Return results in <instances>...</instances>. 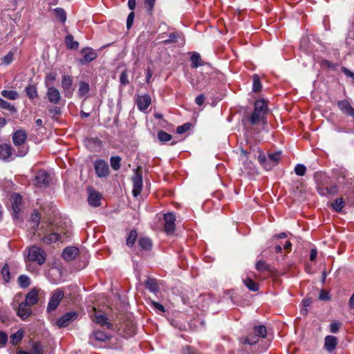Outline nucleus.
I'll list each match as a JSON object with an SVG mask.
<instances>
[{
  "mask_svg": "<svg viewBox=\"0 0 354 354\" xmlns=\"http://www.w3.org/2000/svg\"><path fill=\"white\" fill-rule=\"evenodd\" d=\"M27 139V134L23 130H17L12 135V142L15 147L18 148L16 156L23 157L28 151V147L26 146L25 142Z\"/></svg>",
  "mask_w": 354,
  "mask_h": 354,
  "instance_id": "1",
  "label": "nucleus"
},
{
  "mask_svg": "<svg viewBox=\"0 0 354 354\" xmlns=\"http://www.w3.org/2000/svg\"><path fill=\"white\" fill-rule=\"evenodd\" d=\"M28 259L30 261L37 262L39 265H42L46 261V253L41 248L33 245L28 250Z\"/></svg>",
  "mask_w": 354,
  "mask_h": 354,
  "instance_id": "2",
  "label": "nucleus"
},
{
  "mask_svg": "<svg viewBox=\"0 0 354 354\" xmlns=\"http://www.w3.org/2000/svg\"><path fill=\"white\" fill-rule=\"evenodd\" d=\"M139 167L134 170V175L132 178L133 190L132 193L134 197L140 195L142 189V176Z\"/></svg>",
  "mask_w": 354,
  "mask_h": 354,
  "instance_id": "3",
  "label": "nucleus"
},
{
  "mask_svg": "<svg viewBox=\"0 0 354 354\" xmlns=\"http://www.w3.org/2000/svg\"><path fill=\"white\" fill-rule=\"evenodd\" d=\"M73 77L71 76L64 75L62 77V88L64 91L66 97L71 98L73 95L74 88L73 87Z\"/></svg>",
  "mask_w": 354,
  "mask_h": 354,
  "instance_id": "4",
  "label": "nucleus"
},
{
  "mask_svg": "<svg viewBox=\"0 0 354 354\" xmlns=\"http://www.w3.org/2000/svg\"><path fill=\"white\" fill-rule=\"evenodd\" d=\"M64 297V292L60 289H57L53 293L47 306L48 312L55 310L59 306L61 300Z\"/></svg>",
  "mask_w": 354,
  "mask_h": 354,
  "instance_id": "5",
  "label": "nucleus"
},
{
  "mask_svg": "<svg viewBox=\"0 0 354 354\" xmlns=\"http://www.w3.org/2000/svg\"><path fill=\"white\" fill-rule=\"evenodd\" d=\"M94 168L99 178H104L109 174V168L106 162L103 160H97L94 163Z\"/></svg>",
  "mask_w": 354,
  "mask_h": 354,
  "instance_id": "6",
  "label": "nucleus"
},
{
  "mask_svg": "<svg viewBox=\"0 0 354 354\" xmlns=\"http://www.w3.org/2000/svg\"><path fill=\"white\" fill-rule=\"evenodd\" d=\"M77 313L75 311L68 312L57 320V324L59 328L66 327L77 319Z\"/></svg>",
  "mask_w": 354,
  "mask_h": 354,
  "instance_id": "7",
  "label": "nucleus"
},
{
  "mask_svg": "<svg viewBox=\"0 0 354 354\" xmlns=\"http://www.w3.org/2000/svg\"><path fill=\"white\" fill-rule=\"evenodd\" d=\"M14 155L12 148L10 145L6 143L0 144V160L3 161H10Z\"/></svg>",
  "mask_w": 354,
  "mask_h": 354,
  "instance_id": "8",
  "label": "nucleus"
},
{
  "mask_svg": "<svg viewBox=\"0 0 354 354\" xmlns=\"http://www.w3.org/2000/svg\"><path fill=\"white\" fill-rule=\"evenodd\" d=\"M176 216L173 213H167L164 215V229L167 234H171L175 230Z\"/></svg>",
  "mask_w": 354,
  "mask_h": 354,
  "instance_id": "9",
  "label": "nucleus"
},
{
  "mask_svg": "<svg viewBox=\"0 0 354 354\" xmlns=\"http://www.w3.org/2000/svg\"><path fill=\"white\" fill-rule=\"evenodd\" d=\"M35 180L37 186L46 187L49 185L50 178L45 170L41 169L36 174Z\"/></svg>",
  "mask_w": 354,
  "mask_h": 354,
  "instance_id": "10",
  "label": "nucleus"
},
{
  "mask_svg": "<svg viewBox=\"0 0 354 354\" xmlns=\"http://www.w3.org/2000/svg\"><path fill=\"white\" fill-rule=\"evenodd\" d=\"M10 201L14 217L17 218L19 212H20V207L22 204V197L19 194L15 193L11 196Z\"/></svg>",
  "mask_w": 354,
  "mask_h": 354,
  "instance_id": "11",
  "label": "nucleus"
},
{
  "mask_svg": "<svg viewBox=\"0 0 354 354\" xmlns=\"http://www.w3.org/2000/svg\"><path fill=\"white\" fill-rule=\"evenodd\" d=\"M102 195L93 189H88V203L89 205L96 207L101 205Z\"/></svg>",
  "mask_w": 354,
  "mask_h": 354,
  "instance_id": "12",
  "label": "nucleus"
},
{
  "mask_svg": "<svg viewBox=\"0 0 354 354\" xmlns=\"http://www.w3.org/2000/svg\"><path fill=\"white\" fill-rule=\"evenodd\" d=\"M94 310V322L102 326H106L108 328H111L112 324L108 322V319L104 313L100 310H96L95 308H93Z\"/></svg>",
  "mask_w": 354,
  "mask_h": 354,
  "instance_id": "13",
  "label": "nucleus"
},
{
  "mask_svg": "<svg viewBox=\"0 0 354 354\" xmlns=\"http://www.w3.org/2000/svg\"><path fill=\"white\" fill-rule=\"evenodd\" d=\"M151 97L146 94L143 95H138L136 99V104L138 109L141 111H145L148 109L151 104Z\"/></svg>",
  "mask_w": 354,
  "mask_h": 354,
  "instance_id": "14",
  "label": "nucleus"
},
{
  "mask_svg": "<svg viewBox=\"0 0 354 354\" xmlns=\"http://www.w3.org/2000/svg\"><path fill=\"white\" fill-rule=\"evenodd\" d=\"M46 96L48 101L55 104H58L61 100V95L59 90L54 86L48 88Z\"/></svg>",
  "mask_w": 354,
  "mask_h": 354,
  "instance_id": "15",
  "label": "nucleus"
},
{
  "mask_svg": "<svg viewBox=\"0 0 354 354\" xmlns=\"http://www.w3.org/2000/svg\"><path fill=\"white\" fill-rule=\"evenodd\" d=\"M111 338V336L106 334L105 332L95 330L93 333L90 335L89 342L91 344H94L93 341L96 340L98 342H105Z\"/></svg>",
  "mask_w": 354,
  "mask_h": 354,
  "instance_id": "16",
  "label": "nucleus"
},
{
  "mask_svg": "<svg viewBox=\"0 0 354 354\" xmlns=\"http://www.w3.org/2000/svg\"><path fill=\"white\" fill-rule=\"evenodd\" d=\"M32 314V310L30 308V306H28L25 302H22L19 305L17 315L21 319H26L30 315Z\"/></svg>",
  "mask_w": 354,
  "mask_h": 354,
  "instance_id": "17",
  "label": "nucleus"
},
{
  "mask_svg": "<svg viewBox=\"0 0 354 354\" xmlns=\"http://www.w3.org/2000/svg\"><path fill=\"white\" fill-rule=\"evenodd\" d=\"M82 53L84 54V58L80 59V63L82 64L88 63L95 59L97 57V53L91 48H85L82 49Z\"/></svg>",
  "mask_w": 354,
  "mask_h": 354,
  "instance_id": "18",
  "label": "nucleus"
},
{
  "mask_svg": "<svg viewBox=\"0 0 354 354\" xmlns=\"http://www.w3.org/2000/svg\"><path fill=\"white\" fill-rule=\"evenodd\" d=\"M338 340L335 336L327 335L324 339V348L330 353L335 349Z\"/></svg>",
  "mask_w": 354,
  "mask_h": 354,
  "instance_id": "19",
  "label": "nucleus"
},
{
  "mask_svg": "<svg viewBox=\"0 0 354 354\" xmlns=\"http://www.w3.org/2000/svg\"><path fill=\"white\" fill-rule=\"evenodd\" d=\"M338 108L345 114L351 116L354 119V108L347 100H342L337 103Z\"/></svg>",
  "mask_w": 354,
  "mask_h": 354,
  "instance_id": "20",
  "label": "nucleus"
},
{
  "mask_svg": "<svg viewBox=\"0 0 354 354\" xmlns=\"http://www.w3.org/2000/svg\"><path fill=\"white\" fill-rule=\"evenodd\" d=\"M38 301V291L33 288L26 295L24 302L28 306H32L37 304Z\"/></svg>",
  "mask_w": 354,
  "mask_h": 354,
  "instance_id": "21",
  "label": "nucleus"
},
{
  "mask_svg": "<svg viewBox=\"0 0 354 354\" xmlns=\"http://www.w3.org/2000/svg\"><path fill=\"white\" fill-rule=\"evenodd\" d=\"M78 251V249L75 247H67L64 250L62 257L66 261H71L76 257Z\"/></svg>",
  "mask_w": 354,
  "mask_h": 354,
  "instance_id": "22",
  "label": "nucleus"
},
{
  "mask_svg": "<svg viewBox=\"0 0 354 354\" xmlns=\"http://www.w3.org/2000/svg\"><path fill=\"white\" fill-rule=\"evenodd\" d=\"M281 157V151H276L268 155V163L270 166V169L275 167L279 162Z\"/></svg>",
  "mask_w": 354,
  "mask_h": 354,
  "instance_id": "23",
  "label": "nucleus"
},
{
  "mask_svg": "<svg viewBox=\"0 0 354 354\" xmlns=\"http://www.w3.org/2000/svg\"><path fill=\"white\" fill-rule=\"evenodd\" d=\"M260 122H263V123H266V114L254 110V112L251 115L250 118V122L252 124H257Z\"/></svg>",
  "mask_w": 354,
  "mask_h": 354,
  "instance_id": "24",
  "label": "nucleus"
},
{
  "mask_svg": "<svg viewBox=\"0 0 354 354\" xmlns=\"http://www.w3.org/2000/svg\"><path fill=\"white\" fill-rule=\"evenodd\" d=\"M338 192V188L337 185H330L329 187H319L318 192L320 195L326 196L327 194L334 195L337 194Z\"/></svg>",
  "mask_w": 354,
  "mask_h": 354,
  "instance_id": "25",
  "label": "nucleus"
},
{
  "mask_svg": "<svg viewBox=\"0 0 354 354\" xmlns=\"http://www.w3.org/2000/svg\"><path fill=\"white\" fill-rule=\"evenodd\" d=\"M61 236L59 233L57 232H52L48 235H46L42 239V241L44 243L50 244L52 243H55L57 241L60 239Z\"/></svg>",
  "mask_w": 354,
  "mask_h": 354,
  "instance_id": "26",
  "label": "nucleus"
},
{
  "mask_svg": "<svg viewBox=\"0 0 354 354\" xmlns=\"http://www.w3.org/2000/svg\"><path fill=\"white\" fill-rule=\"evenodd\" d=\"M55 16L61 23L64 24L66 21V12L62 8H56L53 10Z\"/></svg>",
  "mask_w": 354,
  "mask_h": 354,
  "instance_id": "27",
  "label": "nucleus"
},
{
  "mask_svg": "<svg viewBox=\"0 0 354 354\" xmlns=\"http://www.w3.org/2000/svg\"><path fill=\"white\" fill-rule=\"evenodd\" d=\"M254 110L267 114L268 105L264 100H258L254 103Z\"/></svg>",
  "mask_w": 354,
  "mask_h": 354,
  "instance_id": "28",
  "label": "nucleus"
},
{
  "mask_svg": "<svg viewBox=\"0 0 354 354\" xmlns=\"http://www.w3.org/2000/svg\"><path fill=\"white\" fill-rule=\"evenodd\" d=\"M145 286L146 288L153 293H156L159 290L157 281L154 279H148L145 282Z\"/></svg>",
  "mask_w": 354,
  "mask_h": 354,
  "instance_id": "29",
  "label": "nucleus"
},
{
  "mask_svg": "<svg viewBox=\"0 0 354 354\" xmlns=\"http://www.w3.org/2000/svg\"><path fill=\"white\" fill-rule=\"evenodd\" d=\"M65 43L66 47L68 49L77 50L79 47V43L76 41H74L73 36L71 35H68L65 37Z\"/></svg>",
  "mask_w": 354,
  "mask_h": 354,
  "instance_id": "30",
  "label": "nucleus"
},
{
  "mask_svg": "<svg viewBox=\"0 0 354 354\" xmlns=\"http://www.w3.org/2000/svg\"><path fill=\"white\" fill-rule=\"evenodd\" d=\"M24 337V331L21 329L18 330L16 333L10 335V342L12 345L18 344Z\"/></svg>",
  "mask_w": 354,
  "mask_h": 354,
  "instance_id": "31",
  "label": "nucleus"
},
{
  "mask_svg": "<svg viewBox=\"0 0 354 354\" xmlns=\"http://www.w3.org/2000/svg\"><path fill=\"white\" fill-rule=\"evenodd\" d=\"M257 159L265 169L270 170V166L268 163V157H266L265 153L261 150H259V155Z\"/></svg>",
  "mask_w": 354,
  "mask_h": 354,
  "instance_id": "32",
  "label": "nucleus"
},
{
  "mask_svg": "<svg viewBox=\"0 0 354 354\" xmlns=\"http://www.w3.org/2000/svg\"><path fill=\"white\" fill-rule=\"evenodd\" d=\"M259 341V338L254 335H250L248 337H243L240 339L241 343L243 344L254 345Z\"/></svg>",
  "mask_w": 354,
  "mask_h": 354,
  "instance_id": "33",
  "label": "nucleus"
},
{
  "mask_svg": "<svg viewBox=\"0 0 354 354\" xmlns=\"http://www.w3.org/2000/svg\"><path fill=\"white\" fill-rule=\"evenodd\" d=\"M181 34L177 32H171L169 35L168 39H164L162 41V43L164 44H170L173 43H176L178 41V39L180 38Z\"/></svg>",
  "mask_w": 354,
  "mask_h": 354,
  "instance_id": "34",
  "label": "nucleus"
},
{
  "mask_svg": "<svg viewBox=\"0 0 354 354\" xmlns=\"http://www.w3.org/2000/svg\"><path fill=\"white\" fill-rule=\"evenodd\" d=\"M90 90V86L88 83L86 82H81L80 83V88L78 90V95L80 97H84L86 95Z\"/></svg>",
  "mask_w": 354,
  "mask_h": 354,
  "instance_id": "35",
  "label": "nucleus"
},
{
  "mask_svg": "<svg viewBox=\"0 0 354 354\" xmlns=\"http://www.w3.org/2000/svg\"><path fill=\"white\" fill-rule=\"evenodd\" d=\"M1 95L7 99L15 100L19 97V94L15 91L3 90L1 93Z\"/></svg>",
  "mask_w": 354,
  "mask_h": 354,
  "instance_id": "36",
  "label": "nucleus"
},
{
  "mask_svg": "<svg viewBox=\"0 0 354 354\" xmlns=\"http://www.w3.org/2000/svg\"><path fill=\"white\" fill-rule=\"evenodd\" d=\"M138 244L142 249L145 250H149L152 245L151 240L147 237L140 238L138 241Z\"/></svg>",
  "mask_w": 354,
  "mask_h": 354,
  "instance_id": "37",
  "label": "nucleus"
},
{
  "mask_svg": "<svg viewBox=\"0 0 354 354\" xmlns=\"http://www.w3.org/2000/svg\"><path fill=\"white\" fill-rule=\"evenodd\" d=\"M254 330L256 333V336L259 337L264 338L267 335V330L265 326L260 325L254 326Z\"/></svg>",
  "mask_w": 354,
  "mask_h": 354,
  "instance_id": "38",
  "label": "nucleus"
},
{
  "mask_svg": "<svg viewBox=\"0 0 354 354\" xmlns=\"http://www.w3.org/2000/svg\"><path fill=\"white\" fill-rule=\"evenodd\" d=\"M18 283L21 288H27L30 283V278L25 275L21 274L18 277Z\"/></svg>",
  "mask_w": 354,
  "mask_h": 354,
  "instance_id": "39",
  "label": "nucleus"
},
{
  "mask_svg": "<svg viewBox=\"0 0 354 354\" xmlns=\"http://www.w3.org/2000/svg\"><path fill=\"white\" fill-rule=\"evenodd\" d=\"M26 92L28 97L31 100L37 98L38 97V93L37 88L34 86L29 85L26 88Z\"/></svg>",
  "mask_w": 354,
  "mask_h": 354,
  "instance_id": "40",
  "label": "nucleus"
},
{
  "mask_svg": "<svg viewBox=\"0 0 354 354\" xmlns=\"http://www.w3.org/2000/svg\"><path fill=\"white\" fill-rule=\"evenodd\" d=\"M137 238V232L135 230H132L129 232L128 237L127 239V245L128 246H133Z\"/></svg>",
  "mask_w": 354,
  "mask_h": 354,
  "instance_id": "41",
  "label": "nucleus"
},
{
  "mask_svg": "<svg viewBox=\"0 0 354 354\" xmlns=\"http://www.w3.org/2000/svg\"><path fill=\"white\" fill-rule=\"evenodd\" d=\"M344 206V201L342 198H338L332 203L333 208L336 212H341Z\"/></svg>",
  "mask_w": 354,
  "mask_h": 354,
  "instance_id": "42",
  "label": "nucleus"
},
{
  "mask_svg": "<svg viewBox=\"0 0 354 354\" xmlns=\"http://www.w3.org/2000/svg\"><path fill=\"white\" fill-rule=\"evenodd\" d=\"M1 275L3 279L6 283H8L10 280V272L8 268V266L6 263L1 268Z\"/></svg>",
  "mask_w": 354,
  "mask_h": 354,
  "instance_id": "43",
  "label": "nucleus"
},
{
  "mask_svg": "<svg viewBox=\"0 0 354 354\" xmlns=\"http://www.w3.org/2000/svg\"><path fill=\"white\" fill-rule=\"evenodd\" d=\"M121 158L119 156H112L110 159L111 166L113 170L118 171L120 168Z\"/></svg>",
  "mask_w": 354,
  "mask_h": 354,
  "instance_id": "44",
  "label": "nucleus"
},
{
  "mask_svg": "<svg viewBox=\"0 0 354 354\" xmlns=\"http://www.w3.org/2000/svg\"><path fill=\"white\" fill-rule=\"evenodd\" d=\"M244 283L247 286V288L251 291L254 292L259 290L258 284L250 278L245 279Z\"/></svg>",
  "mask_w": 354,
  "mask_h": 354,
  "instance_id": "45",
  "label": "nucleus"
},
{
  "mask_svg": "<svg viewBox=\"0 0 354 354\" xmlns=\"http://www.w3.org/2000/svg\"><path fill=\"white\" fill-rule=\"evenodd\" d=\"M15 52L10 50L6 56L1 59V64L9 65L14 59Z\"/></svg>",
  "mask_w": 354,
  "mask_h": 354,
  "instance_id": "46",
  "label": "nucleus"
},
{
  "mask_svg": "<svg viewBox=\"0 0 354 354\" xmlns=\"http://www.w3.org/2000/svg\"><path fill=\"white\" fill-rule=\"evenodd\" d=\"M191 62H192V68H197L199 66L201 65V56L198 53H194L192 54V55L191 56Z\"/></svg>",
  "mask_w": 354,
  "mask_h": 354,
  "instance_id": "47",
  "label": "nucleus"
},
{
  "mask_svg": "<svg viewBox=\"0 0 354 354\" xmlns=\"http://www.w3.org/2000/svg\"><path fill=\"white\" fill-rule=\"evenodd\" d=\"M31 351L32 354H43L44 348L39 342H34L32 344Z\"/></svg>",
  "mask_w": 354,
  "mask_h": 354,
  "instance_id": "48",
  "label": "nucleus"
},
{
  "mask_svg": "<svg viewBox=\"0 0 354 354\" xmlns=\"http://www.w3.org/2000/svg\"><path fill=\"white\" fill-rule=\"evenodd\" d=\"M172 136L164 131H160L158 133V138L162 142H165L171 140Z\"/></svg>",
  "mask_w": 354,
  "mask_h": 354,
  "instance_id": "49",
  "label": "nucleus"
},
{
  "mask_svg": "<svg viewBox=\"0 0 354 354\" xmlns=\"http://www.w3.org/2000/svg\"><path fill=\"white\" fill-rule=\"evenodd\" d=\"M0 108L8 110L11 112L16 111V109L14 106L10 104L7 101L3 100L2 98H0Z\"/></svg>",
  "mask_w": 354,
  "mask_h": 354,
  "instance_id": "50",
  "label": "nucleus"
},
{
  "mask_svg": "<svg viewBox=\"0 0 354 354\" xmlns=\"http://www.w3.org/2000/svg\"><path fill=\"white\" fill-rule=\"evenodd\" d=\"M252 80H253V91L254 92H258L261 88V84L259 80V77L257 75H254L252 76Z\"/></svg>",
  "mask_w": 354,
  "mask_h": 354,
  "instance_id": "51",
  "label": "nucleus"
},
{
  "mask_svg": "<svg viewBox=\"0 0 354 354\" xmlns=\"http://www.w3.org/2000/svg\"><path fill=\"white\" fill-rule=\"evenodd\" d=\"M295 174L299 176L305 175L306 171V167L303 164H297L295 167Z\"/></svg>",
  "mask_w": 354,
  "mask_h": 354,
  "instance_id": "52",
  "label": "nucleus"
},
{
  "mask_svg": "<svg viewBox=\"0 0 354 354\" xmlns=\"http://www.w3.org/2000/svg\"><path fill=\"white\" fill-rule=\"evenodd\" d=\"M256 268L259 271H265L269 269V266L264 261H258L256 263Z\"/></svg>",
  "mask_w": 354,
  "mask_h": 354,
  "instance_id": "53",
  "label": "nucleus"
},
{
  "mask_svg": "<svg viewBox=\"0 0 354 354\" xmlns=\"http://www.w3.org/2000/svg\"><path fill=\"white\" fill-rule=\"evenodd\" d=\"M191 127L190 123H185L181 126H179L176 129V132L179 134H182L187 131Z\"/></svg>",
  "mask_w": 354,
  "mask_h": 354,
  "instance_id": "54",
  "label": "nucleus"
},
{
  "mask_svg": "<svg viewBox=\"0 0 354 354\" xmlns=\"http://www.w3.org/2000/svg\"><path fill=\"white\" fill-rule=\"evenodd\" d=\"M341 326V323L339 322H333L330 324V330L333 333H337Z\"/></svg>",
  "mask_w": 354,
  "mask_h": 354,
  "instance_id": "55",
  "label": "nucleus"
},
{
  "mask_svg": "<svg viewBox=\"0 0 354 354\" xmlns=\"http://www.w3.org/2000/svg\"><path fill=\"white\" fill-rule=\"evenodd\" d=\"M120 81L122 85H127L129 84L128 75L126 71L121 73L120 76Z\"/></svg>",
  "mask_w": 354,
  "mask_h": 354,
  "instance_id": "56",
  "label": "nucleus"
},
{
  "mask_svg": "<svg viewBox=\"0 0 354 354\" xmlns=\"http://www.w3.org/2000/svg\"><path fill=\"white\" fill-rule=\"evenodd\" d=\"M321 66L324 68V67H326V68H331L333 70H335V68H336V65L330 62L329 61L326 60V59H323L322 62H321Z\"/></svg>",
  "mask_w": 354,
  "mask_h": 354,
  "instance_id": "57",
  "label": "nucleus"
},
{
  "mask_svg": "<svg viewBox=\"0 0 354 354\" xmlns=\"http://www.w3.org/2000/svg\"><path fill=\"white\" fill-rule=\"evenodd\" d=\"M133 19H134V12H131L128 17H127V29H130L131 27L132 26V24H133Z\"/></svg>",
  "mask_w": 354,
  "mask_h": 354,
  "instance_id": "58",
  "label": "nucleus"
},
{
  "mask_svg": "<svg viewBox=\"0 0 354 354\" xmlns=\"http://www.w3.org/2000/svg\"><path fill=\"white\" fill-rule=\"evenodd\" d=\"M330 295H329V293L324 290H322L320 293H319V299L320 300H322V301H328L330 299Z\"/></svg>",
  "mask_w": 354,
  "mask_h": 354,
  "instance_id": "59",
  "label": "nucleus"
},
{
  "mask_svg": "<svg viewBox=\"0 0 354 354\" xmlns=\"http://www.w3.org/2000/svg\"><path fill=\"white\" fill-rule=\"evenodd\" d=\"M156 0H145V7L147 11L151 12L154 6Z\"/></svg>",
  "mask_w": 354,
  "mask_h": 354,
  "instance_id": "60",
  "label": "nucleus"
},
{
  "mask_svg": "<svg viewBox=\"0 0 354 354\" xmlns=\"http://www.w3.org/2000/svg\"><path fill=\"white\" fill-rule=\"evenodd\" d=\"M8 341V335L3 331H0V344L4 346Z\"/></svg>",
  "mask_w": 354,
  "mask_h": 354,
  "instance_id": "61",
  "label": "nucleus"
},
{
  "mask_svg": "<svg viewBox=\"0 0 354 354\" xmlns=\"http://www.w3.org/2000/svg\"><path fill=\"white\" fill-rule=\"evenodd\" d=\"M342 71L344 73V75L347 77H349L352 78L353 81L354 82V73L350 71L346 67H342Z\"/></svg>",
  "mask_w": 354,
  "mask_h": 354,
  "instance_id": "62",
  "label": "nucleus"
},
{
  "mask_svg": "<svg viewBox=\"0 0 354 354\" xmlns=\"http://www.w3.org/2000/svg\"><path fill=\"white\" fill-rule=\"evenodd\" d=\"M32 221L34 223L35 225L38 226L39 223V216L37 214V212H35L32 214L31 216Z\"/></svg>",
  "mask_w": 354,
  "mask_h": 354,
  "instance_id": "63",
  "label": "nucleus"
},
{
  "mask_svg": "<svg viewBox=\"0 0 354 354\" xmlns=\"http://www.w3.org/2000/svg\"><path fill=\"white\" fill-rule=\"evenodd\" d=\"M184 354H198V353L194 348L187 346L184 349Z\"/></svg>",
  "mask_w": 354,
  "mask_h": 354,
  "instance_id": "64",
  "label": "nucleus"
}]
</instances>
